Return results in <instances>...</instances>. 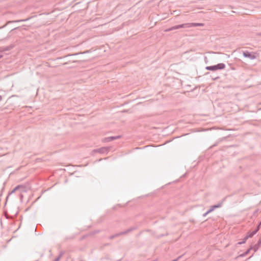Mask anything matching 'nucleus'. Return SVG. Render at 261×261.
<instances>
[{
  "mask_svg": "<svg viewBox=\"0 0 261 261\" xmlns=\"http://www.w3.org/2000/svg\"><path fill=\"white\" fill-rule=\"evenodd\" d=\"M182 256H178L177 258L172 260V261H178L179 258L181 257Z\"/></svg>",
  "mask_w": 261,
  "mask_h": 261,
  "instance_id": "6ab92c4d",
  "label": "nucleus"
},
{
  "mask_svg": "<svg viewBox=\"0 0 261 261\" xmlns=\"http://www.w3.org/2000/svg\"><path fill=\"white\" fill-rule=\"evenodd\" d=\"M260 225H259V224L257 225V226H256V228H255V230H254V231H256V232L259 230L260 229Z\"/></svg>",
  "mask_w": 261,
  "mask_h": 261,
  "instance_id": "f3484780",
  "label": "nucleus"
},
{
  "mask_svg": "<svg viewBox=\"0 0 261 261\" xmlns=\"http://www.w3.org/2000/svg\"><path fill=\"white\" fill-rule=\"evenodd\" d=\"M111 149L110 147H102L101 148L93 149L91 152V154L93 155L96 153H99L100 154H107Z\"/></svg>",
  "mask_w": 261,
  "mask_h": 261,
  "instance_id": "f03ea898",
  "label": "nucleus"
},
{
  "mask_svg": "<svg viewBox=\"0 0 261 261\" xmlns=\"http://www.w3.org/2000/svg\"><path fill=\"white\" fill-rule=\"evenodd\" d=\"M30 19V18H27V19H21V20H12V21H8L7 22V23L4 25H3V27H0V29H2V28H3L4 27H5L7 25H8V24H10V23H14V22H21V21H26L27 20H28L29 19Z\"/></svg>",
  "mask_w": 261,
  "mask_h": 261,
  "instance_id": "0eeeda50",
  "label": "nucleus"
},
{
  "mask_svg": "<svg viewBox=\"0 0 261 261\" xmlns=\"http://www.w3.org/2000/svg\"><path fill=\"white\" fill-rule=\"evenodd\" d=\"M99 231H96L95 233L98 232Z\"/></svg>",
  "mask_w": 261,
  "mask_h": 261,
  "instance_id": "c85d7f7f",
  "label": "nucleus"
},
{
  "mask_svg": "<svg viewBox=\"0 0 261 261\" xmlns=\"http://www.w3.org/2000/svg\"><path fill=\"white\" fill-rule=\"evenodd\" d=\"M89 51H85L84 53H76V54H72V55H69L68 56H74V55H77L79 54H85V53H88Z\"/></svg>",
  "mask_w": 261,
  "mask_h": 261,
  "instance_id": "dca6fc26",
  "label": "nucleus"
},
{
  "mask_svg": "<svg viewBox=\"0 0 261 261\" xmlns=\"http://www.w3.org/2000/svg\"><path fill=\"white\" fill-rule=\"evenodd\" d=\"M222 205V203H220L216 205H214L211 206L210 208L207 211V213H210L213 212L215 208L220 207Z\"/></svg>",
  "mask_w": 261,
  "mask_h": 261,
  "instance_id": "1a4fd4ad",
  "label": "nucleus"
},
{
  "mask_svg": "<svg viewBox=\"0 0 261 261\" xmlns=\"http://www.w3.org/2000/svg\"><path fill=\"white\" fill-rule=\"evenodd\" d=\"M138 228V227L137 226H133V227H131L129 228H128L127 229H126L125 231H121L119 233V236H121V235H125L126 234H127L129 232H130L134 230H136Z\"/></svg>",
  "mask_w": 261,
  "mask_h": 261,
  "instance_id": "39448f33",
  "label": "nucleus"
},
{
  "mask_svg": "<svg viewBox=\"0 0 261 261\" xmlns=\"http://www.w3.org/2000/svg\"><path fill=\"white\" fill-rule=\"evenodd\" d=\"M22 187L20 185H18L17 186H16L11 192V193H10V194H12L13 193H14L15 191H16L17 190H18L20 188Z\"/></svg>",
  "mask_w": 261,
  "mask_h": 261,
  "instance_id": "4468645a",
  "label": "nucleus"
},
{
  "mask_svg": "<svg viewBox=\"0 0 261 261\" xmlns=\"http://www.w3.org/2000/svg\"><path fill=\"white\" fill-rule=\"evenodd\" d=\"M114 238H115V236H114V235H112V236H111L109 237V239H110V240H113V239H114Z\"/></svg>",
  "mask_w": 261,
  "mask_h": 261,
  "instance_id": "aec40b11",
  "label": "nucleus"
},
{
  "mask_svg": "<svg viewBox=\"0 0 261 261\" xmlns=\"http://www.w3.org/2000/svg\"><path fill=\"white\" fill-rule=\"evenodd\" d=\"M2 100V96L0 95V101H1Z\"/></svg>",
  "mask_w": 261,
  "mask_h": 261,
  "instance_id": "a878e982",
  "label": "nucleus"
},
{
  "mask_svg": "<svg viewBox=\"0 0 261 261\" xmlns=\"http://www.w3.org/2000/svg\"><path fill=\"white\" fill-rule=\"evenodd\" d=\"M256 53L253 52H249L248 51H243V55L244 57L248 58L251 60H253L256 58L255 55Z\"/></svg>",
  "mask_w": 261,
  "mask_h": 261,
  "instance_id": "20e7f679",
  "label": "nucleus"
},
{
  "mask_svg": "<svg viewBox=\"0 0 261 261\" xmlns=\"http://www.w3.org/2000/svg\"><path fill=\"white\" fill-rule=\"evenodd\" d=\"M77 62V61H73L72 62H73V63H74V62Z\"/></svg>",
  "mask_w": 261,
  "mask_h": 261,
  "instance_id": "cd10ccee",
  "label": "nucleus"
},
{
  "mask_svg": "<svg viewBox=\"0 0 261 261\" xmlns=\"http://www.w3.org/2000/svg\"><path fill=\"white\" fill-rule=\"evenodd\" d=\"M259 225H261V221L259 223Z\"/></svg>",
  "mask_w": 261,
  "mask_h": 261,
  "instance_id": "c756f323",
  "label": "nucleus"
},
{
  "mask_svg": "<svg viewBox=\"0 0 261 261\" xmlns=\"http://www.w3.org/2000/svg\"><path fill=\"white\" fill-rule=\"evenodd\" d=\"M114 236H115V238H116V237H119V233H116V234H114Z\"/></svg>",
  "mask_w": 261,
  "mask_h": 261,
  "instance_id": "4be33fe9",
  "label": "nucleus"
},
{
  "mask_svg": "<svg viewBox=\"0 0 261 261\" xmlns=\"http://www.w3.org/2000/svg\"><path fill=\"white\" fill-rule=\"evenodd\" d=\"M261 244V239H260L257 243L254 245L253 246H252V249L254 250V252H256L260 247Z\"/></svg>",
  "mask_w": 261,
  "mask_h": 261,
  "instance_id": "9d476101",
  "label": "nucleus"
},
{
  "mask_svg": "<svg viewBox=\"0 0 261 261\" xmlns=\"http://www.w3.org/2000/svg\"><path fill=\"white\" fill-rule=\"evenodd\" d=\"M14 47V45L13 44H11L7 46H3L0 47L1 51H5L11 50Z\"/></svg>",
  "mask_w": 261,
  "mask_h": 261,
  "instance_id": "6e6552de",
  "label": "nucleus"
},
{
  "mask_svg": "<svg viewBox=\"0 0 261 261\" xmlns=\"http://www.w3.org/2000/svg\"><path fill=\"white\" fill-rule=\"evenodd\" d=\"M120 138H121V136L109 137L105 138L103 141L106 142H109L113 141L114 140L119 139Z\"/></svg>",
  "mask_w": 261,
  "mask_h": 261,
  "instance_id": "423d86ee",
  "label": "nucleus"
},
{
  "mask_svg": "<svg viewBox=\"0 0 261 261\" xmlns=\"http://www.w3.org/2000/svg\"><path fill=\"white\" fill-rule=\"evenodd\" d=\"M204 24L202 23H184L179 25H176L173 27H172L166 30V31H171L174 30L179 29L180 28H190V27H195L198 26H203Z\"/></svg>",
  "mask_w": 261,
  "mask_h": 261,
  "instance_id": "f257e3e1",
  "label": "nucleus"
},
{
  "mask_svg": "<svg viewBox=\"0 0 261 261\" xmlns=\"http://www.w3.org/2000/svg\"><path fill=\"white\" fill-rule=\"evenodd\" d=\"M85 236H83V237L81 238V240H83V239H85Z\"/></svg>",
  "mask_w": 261,
  "mask_h": 261,
  "instance_id": "393cba45",
  "label": "nucleus"
},
{
  "mask_svg": "<svg viewBox=\"0 0 261 261\" xmlns=\"http://www.w3.org/2000/svg\"><path fill=\"white\" fill-rule=\"evenodd\" d=\"M225 67L224 63H219L213 66H206L205 69L207 70L215 71L218 69H223Z\"/></svg>",
  "mask_w": 261,
  "mask_h": 261,
  "instance_id": "7ed1b4c3",
  "label": "nucleus"
},
{
  "mask_svg": "<svg viewBox=\"0 0 261 261\" xmlns=\"http://www.w3.org/2000/svg\"><path fill=\"white\" fill-rule=\"evenodd\" d=\"M256 233V231L253 230L251 232V231L248 232L247 236L249 238H252Z\"/></svg>",
  "mask_w": 261,
  "mask_h": 261,
  "instance_id": "f8f14e48",
  "label": "nucleus"
},
{
  "mask_svg": "<svg viewBox=\"0 0 261 261\" xmlns=\"http://www.w3.org/2000/svg\"><path fill=\"white\" fill-rule=\"evenodd\" d=\"M243 243H242V242H240L239 243H238V244L239 245H241V244H243Z\"/></svg>",
  "mask_w": 261,
  "mask_h": 261,
  "instance_id": "b1692460",
  "label": "nucleus"
},
{
  "mask_svg": "<svg viewBox=\"0 0 261 261\" xmlns=\"http://www.w3.org/2000/svg\"><path fill=\"white\" fill-rule=\"evenodd\" d=\"M2 57H3V56H2V55H1V56H0V59H1Z\"/></svg>",
  "mask_w": 261,
  "mask_h": 261,
  "instance_id": "bb28decb",
  "label": "nucleus"
},
{
  "mask_svg": "<svg viewBox=\"0 0 261 261\" xmlns=\"http://www.w3.org/2000/svg\"><path fill=\"white\" fill-rule=\"evenodd\" d=\"M252 249V246H251L249 249H248L245 252L240 254L239 257H244L247 255L250 251Z\"/></svg>",
  "mask_w": 261,
  "mask_h": 261,
  "instance_id": "9b49d317",
  "label": "nucleus"
},
{
  "mask_svg": "<svg viewBox=\"0 0 261 261\" xmlns=\"http://www.w3.org/2000/svg\"><path fill=\"white\" fill-rule=\"evenodd\" d=\"M63 255V253H60V254L58 255V257H57L54 261H59V260L60 259L61 257H62Z\"/></svg>",
  "mask_w": 261,
  "mask_h": 261,
  "instance_id": "2eb2a0df",
  "label": "nucleus"
},
{
  "mask_svg": "<svg viewBox=\"0 0 261 261\" xmlns=\"http://www.w3.org/2000/svg\"><path fill=\"white\" fill-rule=\"evenodd\" d=\"M75 236L74 234H72L70 236L66 237L65 238V241H67L69 240H73L75 238Z\"/></svg>",
  "mask_w": 261,
  "mask_h": 261,
  "instance_id": "ddd939ff",
  "label": "nucleus"
},
{
  "mask_svg": "<svg viewBox=\"0 0 261 261\" xmlns=\"http://www.w3.org/2000/svg\"><path fill=\"white\" fill-rule=\"evenodd\" d=\"M209 213H207V212L203 214V217H205Z\"/></svg>",
  "mask_w": 261,
  "mask_h": 261,
  "instance_id": "412c9836",
  "label": "nucleus"
},
{
  "mask_svg": "<svg viewBox=\"0 0 261 261\" xmlns=\"http://www.w3.org/2000/svg\"><path fill=\"white\" fill-rule=\"evenodd\" d=\"M6 109V107L3 108L2 109V111H5V110Z\"/></svg>",
  "mask_w": 261,
  "mask_h": 261,
  "instance_id": "5701e85b",
  "label": "nucleus"
},
{
  "mask_svg": "<svg viewBox=\"0 0 261 261\" xmlns=\"http://www.w3.org/2000/svg\"><path fill=\"white\" fill-rule=\"evenodd\" d=\"M81 261H85V260H81Z\"/></svg>",
  "mask_w": 261,
  "mask_h": 261,
  "instance_id": "7c9ffc66",
  "label": "nucleus"
},
{
  "mask_svg": "<svg viewBox=\"0 0 261 261\" xmlns=\"http://www.w3.org/2000/svg\"><path fill=\"white\" fill-rule=\"evenodd\" d=\"M249 238L247 237V236L246 235V236L243 239V240L242 241V243H245L247 240Z\"/></svg>",
  "mask_w": 261,
  "mask_h": 261,
  "instance_id": "a211bd4d",
  "label": "nucleus"
}]
</instances>
